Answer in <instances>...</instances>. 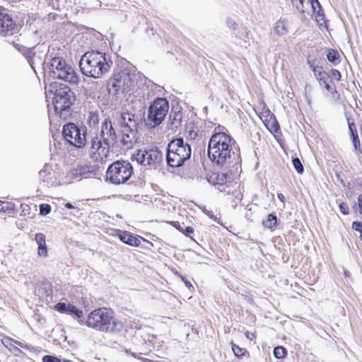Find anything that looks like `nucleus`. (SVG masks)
<instances>
[{"label":"nucleus","mask_w":362,"mask_h":362,"mask_svg":"<svg viewBox=\"0 0 362 362\" xmlns=\"http://www.w3.org/2000/svg\"><path fill=\"white\" fill-rule=\"evenodd\" d=\"M221 129L220 126L214 129L208 144V156L214 163L223 166L231 162L232 156L235 154V141L230 134Z\"/></svg>","instance_id":"f257e3e1"},{"label":"nucleus","mask_w":362,"mask_h":362,"mask_svg":"<svg viewBox=\"0 0 362 362\" xmlns=\"http://www.w3.org/2000/svg\"><path fill=\"white\" fill-rule=\"evenodd\" d=\"M116 141V132L112 122L105 119L102 123L100 136H96L91 139L89 156L95 162H103L110 153V148Z\"/></svg>","instance_id":"f03ea898"},{"label":"nucleus","mask_w":362,"mask_h":362,"mask_svg":"<svg viewBox=\"0 0 362 362\" xmlns=\"http://www.w3.org/2000/svg\"><path fill=\"white\" fill-rule=\"evenodd\" d=\"M112 64L106 53L90 51L81 57L79 66L84 76L99 78L109 71Z\"/></svg>","instance_id":"7ed1b4c3"},{"label":"nucleus","mask_w":362,"mask_h":362,"mask_svg":"<svg viewBox=\"0 0 362 362\" xmlns=\"http://www.w3.org/2000/svg\"><path fill=\"white\" fill-rule=\"evenodd\" d=\"M86 325L103 332H119L123 328L122 322L114 316L111 310L106 308L93 310L88 315Z\"/></svg>","instance_id":"20e7f679"},{"label":"nucleus","mask_w":362,"mask_h":362,"mask_svg":"<svg viewBox=\"0 0 362 362\" xmlns=\"http://www.w3.org/2000/svg\"><path fill=\"white\" fill-rule=\"evenodd\" d=\"M191 153V146L182 138L173 139L168 145L167 163L173 168L180 167L189 159Z\"/></svg>","instance_id":"39448f33"},{"label":"nucleus","mask_w":362,"mask_h":362,"mask_svg":"<svg viewBox=\"0 0 362 362\" xmlns=\"http://www.w3.org/2000/svg\"><path fill=\"white\" fill-rule=\"evenodd\" d=\"M117 122L122 134V144L129 147L136 143L139 126L138 117L129 112H122Z\"/></svg>","instance_id":"423d86ee"},{"label":"nucleus","mask_w":362,"mask_h":362,"mask_svg":"<svg viewBox=\"0 0 362 362\" xmlns=\"http://www.w3.org/2000/svg\"><path fill=\"white\" fill-rule=\"evenodd\" d=\"M50 71L54 76L71 85H77L80 81L79 75L62 58L54 57L52 59Z\"/></svg>","instance_id":"0eeeda50"},{"label":"nucleus","mask_w":362,"mask_h":362,"mask_svg":"<svg viewBox=\"0 0 362 362\" xmlns=\"http://www.w3.org/2000/svg\"><path fill=\"white\" fill-rule=\"evenodd\" d=\"M133 173V167L127 160H117L112 163L106 172L107 179L112 184L125 183Z\"/></svg>","instance_id":"6e6552de"},{"label":"nucleus","mask_w":362,"mask_h":362,"mask_svg":"<svg viewBox=\"0 0 362 362\" xmlns=\"http://www.w3.org/2000/svg\"><path fill=\"white\" fill-rule=\"evenodd\" d=\"M75 100L74 93L68 86H62L55 91L53 98V105L55 112L59 117L66 116V111Z\"/></svg>","instance_id":"1a4fd4ad"},{"label":"nucleus","mask_w":362,"mask_h":362,"mask_svg":"<svg viewBox=\"0 0 362 362\" xmlns=\"http://www.w3.org/2000/svg\"><path fill=\"white\" fill-rule=\"evenodd\" d=\"M169 110V104L165 98H157L149 106L148 110V124L151 127L159 125L165 117Z\"/></svg>","instance_id":"9d476101"},{"label":"nucleus","mask_w":362,"mask_h":362,"mask_svg":"<svg viewBox=\"0 0 362 362\" xmlns=\"http://www.w3.org/2000/svg\"><path fill=\"white\" fill-rule=\"evenodd\" d=\"M62 134L64 138L75 147H83L86 143V129L72 122H69L64 126Z\"/></svg>","instance_id":"9b49d317"},{"label":"nucleus","mask_w":362,"mask_h":362,"mask_svg":"<svg viewBox=\"0 0 362 362\" xmlns=\"http://www.w3.org/2000/svg\"><path fill=\"white\" fill-rule=\"evenodd\" d=\"M162 158L163 154L157 148L139 149L135 155L138 163L148 167L156 166L162 160Z\"/></svg>","instance_id":"f8f14e48"},{"label":"nucleus","mask_w":362,"mask_h":362,"mask_svg":"<svg viewBox=\"0 0 362 362\" xmlns=\"http://www.w3.org/2000/svg\"><path fill=\"white\" fill-rule=\"evenodd\" d=\"M18 30L16 23L10 16H3L0 21V35L10 36L17 33Z\"/></svg>","instance_id":"ddd939ff"},{"label":"nucleus","mask_w":362,"mask_h":362,"mask_svg":"<svg viewBox=\"0 0 362 362\" xmlns=\"http://www.w3.org/2000/svg\"><path fill=\"white\" fill-rule=\"evenodd\" d=\"M40 185L44 187L52 186L56 182V176L54 172L49 165H45L39 172Z\"/></svg>","instance_id":"4468645a"},{"label":"nucleus","mask_w":362,"mask_h":362,"mask_svg":"<svg viewBox=\"0 0 362 362\" xmlns=\"http://www.w3.org/2000/svg\"><path fill=\"white\" fill-rule=\"evenodd\" d=\"M93 172L91 167L85 165H76L69 171V175L72 179L81 180L83 177H87Z\"/></svg>","instance_id":"2eb2a0df"},{"label":"nucleus","mask_w":362,"mask_h":362,"mask_svg":"<svg viewBox=\"0 0 362 362\" xmlns=\"http://www.w3.org/2000/svg\"><path fill=\"white\" fill-rule=\"evenodd\" d=\"M54 309L62 313L74 314L78 317H81L83 314V311L78 309L76 306L62 302L57 303L54 306Z\"/></svg>","instance_id":"dca6fc26"},{"label":"nucleus","mask_w":362,"mask_h":362,"mask_svg":"<svg viewBox=\"0 0 362 362\" xmlns=\"http://www.w3.org/2000/svg\"><path fill=\"white\" fill-rule=\"evenodd\" d=\"M347 122L349 125L350 137L351 139L353 146L357 152L362 153V148L361 147V143L358 138L356 124L354 122H351V119L349 118H347Z\"/></svg>","instance_id":"f3484780"},{"label":"nucleus","mask_w":362,"mask_h":362,"mask_svg":"<svg viewBox=\"0 0 362 362\" xmlns=\"http://www.w3.org/2000/svg\"><path fill=\"white\" fill-rule=\"evenodd\" d=\"M119 76H122L120 72L114 74L113 77L110 80V91H112L115 94L118 93L119 91L122 93L127 91L124 85V82L122 78H119Z\"/></svg>","instance_id":"a211bd4d"},{"label":"nucleus","mask_w":362,"mask_h":362,"mask_svg":"<svg viewBox=\"0 0 362 362\" xmlns=\"http://www.w3.org/2000/svg\"><path fill=\"white\" fill-rule=\"evenodd\" d=\"M119 240L125 244L131 246H139L141 243V237L134 236L127 231H122L118 234Z\"/></svg>","instance_id":"6ab92c4d"},{"label":"nucleus","mask_w":362,"mask_h":362,"mask_svg":"<svg viewBox=\"0 0 362 362\" xmlns=\"http://www.w3.org/2000/svg\"><path fill=\"white\" fill-rule=\"evenodd\" d=\"M35 240L37 245V255L42 257H47L48 251L45 235L43 233H37L35 235Z\"/></svg>","instance_id":"aec40b11"},{"label":"nucleus","mask_w":362,"mask_h":362,"mask_svg":"<svg viewBox=\"0 0 362 362\" xmlns=\"http://www.w3.org/2000/svg\"><path fill=\"white\" fill-rule=\"evenodd\" d=\"M182 113L180 111L171 112L168 118V128L172 131H176L182 124Z\"/></svg>","instance_id":"412c9836"},{"label":"nucleus","mask_w":362,"mask_h":362,"mask_svg":"<svg viewBox=\"0 0 362 362\" xmlns=\"http://www.w3.org/2000/svg\"><path fill=\"white\" fill-rule=\"evenodd\" d=\"M310 67L313 69V71L314 72L316 78L320 81V83H324L325 88L329 90V85L327 82L329 79V76L327 74L322 71V68L318 66H314L313 64H310Z\"/></svg>","instance_id":"4be33fe9"},{"label":"nucleus","mask_w":362,"mask_h":362,"mask_svg":"<svg viewBox=\"0 0 362 362\" xmlns=\"http://www.w3.org/2000/svg\"><path fill=\"white\" fill-rule=\"evenodd\" d=\"M310 2L314 13H315L317 22L319 24L322 25L324 23L325 15L319 1L317 0H311Z\"/></svg>","instance_id":"5701e85b"},{"label":"nucleus","mask_w":362,"mask_h":362,"mask_svg":"<svg viewBox=\"0 0 362 362\" xmlns=\"http://www.w3.org/2000/svg\"><path fill=\"white\" fill-rule=\"evenodd\" d=\"M274 33L278 35H286L288 33V23L285 20H279L276 23Z\"/></svg>","instance_id":"b1692460"},{"label":"nucleus","mask_w":362,"mask_h":362,"mask_svg":"<svg viewBox=\"0 0 362 362\" xmlns=\"http://www.w3.org/2000/svg\"><path fill=\"white\" fill-rule=\"evenodd\" d=\"M120 74L122 76H119V78H122L124 81V87L126 90L128 91L130 87L133 86L134 81L132 78H134V75L131 74L126 71H123L120 72Z\"/></svg>","instance_id":"393cba45"},{"label":"nucleus","mask_w":362,"mask_h":362,"mask_svg":"<svg viewBox=\"0 0 362 362\" xmlns=\"http://www.w3.org/2000/svg\"><path fill=\"white\" fill-rule=\"evenodd\" d=\"M327 59L332 62L334 65H337L340 62V54L339 53L333 49H327L326 52Z\"/></svg>","instance_id":"a878e982"},{"label":"nucleus","mask_w":362,"mask_h":362,"mask_svg":"<svg viewBox=\"0 0 362 362\" xmlns=\"http://www.w3.org/2000/svg\"><path fill=\"white\" fill-rule=\"evenodd\" d=\"M27 59L28 63L34 70L35 69V66H40L43 62V60L39 56H37L35 54L33 53L32 51L29 52Z\"/></svg>","instance_id":"bb28decb"},{"label":"nucleus","mask_w":362,"mask_h":362,"mask_svg":"<svg viewBox=\"0 0 362 362\" xmlns=\"http://www.w3.org/2000/svg\"><path fill=\"white\" fill-rule=\"evenodd\" d=\"M265 226L269 228H272L274 226L277 225V218L276 216L274 214H270L268 217L266 223H264Z\"/></svg>","instance_id":"cd10ccee"},{"label":"nucleus","mask_w":362,"mask_h":362,"mask_svg":"<svg viewBox=\"0 0 362 362\" xmlns=\"http://www.w3.org/2000/svg\"><path fill=\"white\" fill-rule=\"evenodd\" d=\"M286 354V349L283 346H277L274 350V355L276 358H284Z\"/></svg>","instance_id":"c85d7f7f"},{"label":"nucleus","mask_w":362,"mask_h":362,"mask_svg":"<svg viewBox=\"0 0 362 362\" xmlns=\"http://www.w3.org/2000/svg\"><path fill=\"white\" fill-rule=\"evenodd\" d=\"M293 167L295 168L296 170L299 174H302L304 171V168L303 166V164L301 163L300 159L298 158H294L292 160Z\"/></svg>","instance_id":"c756f323"},{"label":"nucleus","mask_w":362,"mask_h":362,"mask_svg":"<svg viewBox=\"0 0 362 362\" xmlns=\"http://www.w3.org/2000/svg\"><path fill=\"white\" fill-rule=\"evenodd\" d=\"M232 350L234 354L237 357H241L245 354V349L239 347L238 345L235 344L233 342H231Z\"/></svg>","instance_id":"7c9ffc66"},{"label":"nucleus","mask_w":362,"mask_h":362,"mask_svg":"<svg viewBox=\"0 0 362 362\" xmlns=\"http://www.w3.org/2000/svg\"><path fill=\"white\" fill-rule=\"evenodd\" d=\"M2 344L8 348L9 350L16 349L19 350L16 346H15L13 343L12 340L9 337H5L2 339Z\"/></svg>","instance_id":"2f4dec72"},{"label":"nucleus","mask_w":362,"mask_h":362,"mask_svg":"<svg viewBox=\"0 0 362 362\" xmlns=\"http://www.w3.org/2000/svg\"><path fill=\"white\" fill-rule=\"evenodd\" d=\"M51 211V206L47 204H42L40 205V214L42 216L48 214Z\"/></svg>","instance_id":"473e14b6"},{"label":"nucleus","mask_w":362,"mask_h":362,"mask_svg":"<svg viewBox=\"0 0 362 362\" xmlns=\"http://www.w3.org/2000/svg\"><path fill=\"white\" fill-rule=\"evenodd\" d=\"M352 228L360 233V239L362 241V223L359 221H354L352 223Z\"/></svg>","instance_id":"72a5a7b5"},{"label":"nucleus","mask_w":362,"mask_h":362,"mask_svg":"<svg viewBox=\"0 0 362 362\" xmlns=\"http://www.w3.org/2000/svg\"><path fill=\"white\" fill-rule=\"evenodd\" d=\"M88 120L90 123H92L93 124H95L98 122V114L95 112H90V115L88 117Z\"/></svg>","instance_id":"f704fd0d"},{"label":"nucleus","mask_w":362,"mask_h":362,"mask_svg":"<svg viewBox=\"0 0 362 362\" xmlns=\"http://www.w3.org/2000/svg\"><path fill=\"white\" fill-rule=\"evenodd\" d=\"M43 362H61L60 359L53 356H45L42 358Z\"/></svg>","instance_id":"c9c22d12"},{"label":"nucleus","mask_w":362,"mask_h":362,"mask_svg":"<svg viewBox=\"0 0 362 362\" xmlns=\"http://www.w3.org/2000/svg\"><path fill=\"white\" fill-rule=\"evenodd\" d=\"M339 209H340V211L344 214V215H347L349 214V206H347L346 204H345L344 202H341L340 204H339Z\"/></svg>","instance_id":"e433bc0d"},{"label":"nucleus","mask_w":362,"mask_h":362,"mask_svg":"<svg viewBox=\"0 0 362 362\" xmlns=\"http://www.w3.org/2000/svg\"><path fill=\"white\" fill-rule=\"evenodd\" d=\"M171 224L176 228L177 230H179L180 232H184V228L181 226L179 222H171Z\"/></svg>","instance_id":"4c0bfd02"},{"label":"nucleus","mask_w":362,"mask_h":362,"mask_svg":"<svg viewBox=\"0 0 362 362\" xmlns=\"http://www.w3.org/2000/svg\"><path fill=\"white\" fill-rule=\"evenodd\" d=\"M194 232L193 228L190 226L186 227L185 229H184V232H182L185 235L189 236V234L192 233Z\"/></svg>","instance_id":"58836bf2"},{"label":"nucleus","mask_w":362,"mask_h":362,"mask_svg":"<svg viewBox=\"0 0 362 362\" xmlns=\"http://www.w3.org/2000/svg\"><path fill=\"white\" fill-rule=\"evenodd\" d=\"M9 16L6 11V10L2 7L1 6H0V21L1 20V18H3V16Z\"/></svg>","instance_id":"ea45409f"},{"label":"nucleus","mask_w":362,"mask_h":362,"mask_svg":"<svg viewBox=\"0 0 362 362\" xmlns=\"http://www.w3.org/2000/svg\"><path fill=\"white\" fill-rule=\"evenodd\" d=\"M227 24H228V26L233 29V30H235V26H236V23L234 21H233L232 19H228L227 21Z\"/></svg>","instance_id":"a19ab883"},{"label":"nucleus","mask_w":362,"mask_h":362,"mask_svg":"<svg viewBox=\"0 0 362 362\" xmlns=\"http://www.w3.org/2000/svg\"><path fill=\"white\" fill-rule=\"evenodd\" d=\"M332 76L336 78L337 79L338 81L340 80L341 78V74L340 72L337 70V69H334L332 70Z\"/></svg>","instance_id":"79ce46f5"},{"label":"nucleus","mask_w":362,"mask_h":362,"mask_svg":"<svg viewBox=\"0 0 362 362\" xmlns=\"http://www.w3.org/2000/svg\"><path fill=\"white\" fill-rule=\"evenodd\" d=\"M358 202L359 213L361 215H362V194L359 195V197L358 198Z\"/></svg>","instance_id":"37998d69"},{"label":"nucleus","mask_w":362,"mask_h":362,"mask_svg":"<svg viewBox=\"0 0 362 362\" xmlns=\"http://www.w3.org/2000/svg\"><path fill=\"white\" fill-rule=\"evenodd\" d=\"M181 279L187 287H188V288L192 287V284L190 283V281L188 279H187L185 277H184L182 276H181Z\"/></svg>","instance_id":"c03bdc74"},{"label":"nucleus","mask_w":362,"mask_h":362,"mask_svg":"<svg viewBox=\"0 0 362 362\" xmlns=\"http://www.w3.org/2000/svg\"><path fill=\"white\" fill-rule=\"evenodd\" d=\"M245 337L250 339V340H252L254 337H255V335L254 333H252V332H250L248 331H247L245 333Z\"/></svg>","instance_id":"a18cd8bd"},{"label":"nucleus","mask_w":362,"mask_h":362,"mask_svg":"<svg viewBox=\"0 0 362 362\" xmlns=\"http://www.w3.org/2000/svg\"><path fill=\"white\" fill-rule=\"evenodd\" d=\"M277 197H278V199H279L281 202H282L283 203H284V194H281V193H279V194H277Z\"/></svg>","instance_id":"49530a36"},{"label":"nucleus","mask_w":362,"mask_h":362,"mask_svg":"<svg viewBox=\"0 0 362 362\" xmlns=\"http://www.w3.org/2000/svg\"><path fill=\"white\" fill-rule=\"evenodd\" d=\"M65 206L68 209H76L75 206H74L71 203L69 202H67L66 204H65ZM76 209L78 211V209L76 208Z\"/></svg>","instance_id":"de8ad7c7"},{"label":"nucleus","mask_w":362,"mask_h":362,"mask_svg":"<svg viewBox=\"0 0 362 362\" xmlns=\"http://www.w3.org/2000/svg\"><path fill=\"white\" fill-rule=\"evenodd\" d=\"M14 342H15V344H18V345H19L21 346H23V344L21 342H20L18 341H15Z\"/></svg>","instance_id":"09e8293b"},{"label":"nucleus","mask_w":362,"mask_h":362,"mask_svg":"<svg viewBox=\"0 0 362 362\" xmlns=\"http://www.w3.org/2000/svg\"><path fill=\"white\" fill-rule=\"evenodd\" d=\"M208 215H209V217L213 218V215L212 214L209 213Z\"/></svg>","instance_id":"8fccbe9b"},{"label":"nucleus","mask_w":362,"mask_h":362,"mask_svg":"<svg viewBox=\"0 0 362 362\" xmlns=\"http://www.w3.org/2000/svg\"><path fill=\"white\" fill-rule=\"evenodd\" d=\"M64 362H71V361H69V360H65Z\"/></svg>","instance_id":"3c124183"}]
</instances>
